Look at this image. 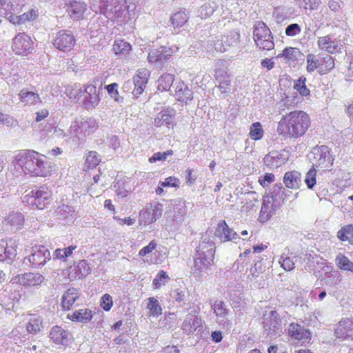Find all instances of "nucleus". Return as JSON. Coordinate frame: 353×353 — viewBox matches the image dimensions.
Here are the masks:
<instances>
[{
	"instance_id": "33",
	"label": "nucleus",
	"mask_w": 353,
	"mask_h": 353,
	"mask_svg": "<svg viewBox=\"0 0 353 353\" xmlns=\"http://www.w3.org/2000/svg\"><path fill=\"white\" fill-rule=\"evenodd\" d=\"M113 50L117 55H125L132 50V46L122 39H117L114 41Z\"/></svg>"
},
{
	"instance_id": "6",
	"label": "nucleus",
	"mask_w": 353,
	"mask_h": 353,
	"mask_svg": "<svg viewBox=\"0 0 353 353\" xmlns=\"http://www.w3.org/2000/svg\"><path fill=\"white\" fill-rule=\"evenodd\" d=\"M48 336L50 341L59 348L68 347L74 341L72 334L59 325L53 326L49 332Z\"/></svg>"
},
{
	"instance_id": "35",
	"label": "nucleus",
	"mask_w": 353,
	"mask_h": 353,
	"mask_svg": "<svg viewBox=\"0 0 353 353\" xmlns=\"http://www.w3.org/2000/svg\"><path fill=\"white\" fill-rule=\"evenodd\" d=\"M280 322L279 314L276 310H272L270 312L269 316L264 319L263 324L264 327L266 330H273L279 327Z\"/></svg>"
},
{
	"instance_id": "23",
	"label": "nucleus",
	"mask_w": 353,
	"mask_h": 353,
	"mask_svg": "<svg viewBox=\"0 0 353 353\" xmlns=\"http://www.w3.org/2000/svg\"><path fill=\"white\" fill-rule=\"evenodd\" d=\"M94 316V312L89 308H81L75 310L72 314H69L68 318L73 322H79L87 323L90 322Z\"/></svg>"
},
{
	"instance_id": "27",
	"label": "nucleus",
	"mask_w": 353,
	"mask_h": 353,
	"mask_svg": "<svg viewBox=\"0 0 353 353\" xmlns=\"http://www.w3.org/2000/svg\"><path fill=\"white\" fill-rule=\"evenodd\" d=\"M264 163L270 168H278L285 163V159L278 152H270L264 158Z\"/></svg>"
},
{
	"instance_id": "20",
	"label": "nucleus",
	"mask_w": 353,
	"mask_h": 353,
	"mask_svg": "<svg viewBox=\"0 0 353 353\" xmlns=\"http://www.w3.org/2000/svg\"><path fill=\"white\" fill-rule=\"evenodd\" d=\"M80 292L78 289L70 288L68 289L61 297V305L63 310H70L74 306V303L80 297Z\"/></svg>"
},
{
	"instance_id": "58",
	"label": "nucleus",
	"mask_w": 353,
	"mask_h": 353,
	"mask_svg": "<svg viewBox=\"0 0 353 353\" xmlns=\"http://www.w3.org/2000/svg\"><path fill=\"white\" fill-rule=\"evenodd\" d=\"M180 181L178 178L175 176H168L164 181L160 182V184L163 187H172L178 188L179 186Z\"/></svg>"
},
{
	"instance_id": "53",
	"label": "nucleus",
	"mask_w": 353,
	"mask_h": 353,
	"mask_svg": "<svg viewBox=\"0 0 353 353\" xmlns=\"http://www.w3.org/2000/svg\"><path fill=\"white\" fill-rule=\"evenodd\" d=\"M100 306L105 312H108L113 306V299L109 294H103L100 299Z\"/></svg>"
},
{
	"instance_id": "30",
	"label": "nucleus",
	"mask_w": 353,
	"mask_h": 353,
	"mask_svg": "<svg viewBox=\"0 0 353 353\" xmlns=\"http://www.w3.org/2000/svg\"><path fill=\"white\" fill-rule=\"evenodd\" d=\"M215 79L219 82V88L222 92H226L230 86V79L227 72L222 69H218L215 71Z\"/></svg>"
},
{
	"instance_id": "51",
	"label": "nucleus",
	"mask_w": 353,
	"mask_h": 353,
	"mask_svg": "<svg viewBox=\"0 0 353 353\" xmlns=\"http://www.w3.org/2000/svg\"><path fill=\"white\" fill-rule=\"evenodd\" d=\"M173 150L170 149L163 152H158L153 154V155L149 158L148 161L150 163H155L157 161H165L168 156L173 155Z\"/></svg>"
},
{
	"instance_id": "54",
	"label": "nucleus",
	"mask_w": 353,
	"mask_h": 353,
	"mask_svg": "<svg viewBox=\"0 0 353 353\" xmlns=\"http://www.w3.org/2000/svg\"><path fill=\"white\" fill-rule=\"evenodd\" d=\"M108 94L114 99V101H120V96L118 91V84L117 83H112L105 86Z\"/></svg>"
},
{
	"instance_id": "9",
	"label": "nucleus",
	"mask_w": 353,
	"mask_h": 353,
	"mask_svg": "<svg viewBox=\"0 0 353 353\" xmlns=\"http://www.w3.org/2000/svg\"><path fill=\"white\" fill-rule=\"evenodd\" d=\"M50 259V253L44 245L32 247L30 254L24 259V263H29L32 268H37L46 263Z\"/></svg>"
},
{
	"instance_id": "37",
	"label": "nucleus",
	"mask_w": 353,
	"mask_h": 353,
	"mask_svg": "<svg viewBox=\"0 0 353 353\" xmlns=\"http://www.w3.org/2000/svg\"><path fill=\"white\" fill-rule=\"evenodd\" d=\"M101 162L99 155L96 151H89L85 157V170H90L95 168Z\"/></svg>"
},
{
	"instance_id": "42",
	"label": "nucleus",
	"mask_w": 353,
	"mask_h": 353,
	"mask_svg": "<svg viewBox=\"0 0 353 353\" xmlns=\"http://www.w3.org/2000/svg\"><path fill=\"white\" fill-rule=\"evenodd\" d=\"M147 308L149 310L150 316H159L162 314V309L159 301L154 297L148 299Z\"/></svg>"
},
{
	"instance_id": "28",
	"label": "nucleus",
	"mask_w": 353,
	"mask_h": 353,
	"mask_svg": "<svg viewBox=\"0 0 353 353\" xmlns=\"http://www.w3.org/2000/svg\"><path fill=\"white\" fill-rule=\"evenodd\" d=\"M84 88L82 89L79 84L69 85L65 88V93L72 101L79 103L83 96Z\"/></svg>"
},
{
	"instance_id": "46",
	"label": "nucleus",
	"mask_w": 353,
	"mask_h": 353,
	"mask_svg": "<svg viewBox=\"0 0 353 353\" xmlns=\"http://www.w3.org/2000/svg\"><path fill=\"white\" fill-rule=\"evenodd\" d=\"M41 327V321L38 318L33 316L30 319L26 325V330L29 333L36 334L40 331Z\"/></svg>"
},
{
	"instance_id": "64",
	"label": "nucleus",
	"mask_w": 353,
	"mask_h": 353,
	"mask_svg": "<svg viewBox=\"0 0 353 353\" xmlns=\"http://www.w3.org/2000/svg\"><path fill=\"white\" fill-rule=\"evenodd\" d=\"M320 0H305V8L310 10H316L320 4Z\"/></svg>"
},
{
	"instance_id": "24",
	"label": "nucleus",
	"mask_w": 353,
	"mask_h": 353,
	"mask_svg": "<svg viewBox=\"0 0 353 353\" xmlns=\"http://www.w3.org/2000/svg\"><path fill=\"white\" fill-rule=\"evenodd\" d=\"M39 17V11L37 9L31 8L21 14H17L12 23L14 26H21L30 23L35 21Z\"/></svg>"
},
{
	"instance_id": "15",
	"label": "nucleus",
	"mask_w": 353,
	"mask_h": 353,
	"mask_svg": "<svg viewBox=\"0 0 353 353\" xmlns=\"http://www.w3.org/2000/svg\"><path fill=\"white\" fill-rule=\"evenodd\" d=\"M314 158L316 159V166L326 170L333 163L330 148L326 145H321L315 150Z\"/></svg>"
},
{
	"instance_id": "45",
	"label": "nucleus",
	"mask_w": 353,
	"mask_h": 353,
	"mask_svg": "<svg viewBox=\"0 0 353 353\" xmlns=\"http://www.w3.org/2000/svg\"><path fill=\"white\" fill-rule=\"evenodd\" d=\"M170 280V277L164 270H160L152 281L154 290L159 289L165 283Z\"/></svg>"
},
{
	"instance_id": "32",
	"label": "nucleus",
	"mask_w": 353,
	"mask_h": 353,
	"mask_svg": "<svg viewBox=\"0 0 353 353\" xmlns=\"http://www.w3.org/2000/svg\"><path fill=\"white\" fill-rule=\"evenodd\" d=\"M334 58L330 55L320 58L319 69L318 72L321 75L327 74L334 68Z\"/></svg>"
},
{
	"instance_id": "38",
	"label": "nucleus",
	"mask_w": 353,
	"mask_h": 353,
	"mask_svg": "<svg viewBox=\"0 0 353 353\" xmlns=\"http://www.w3.org/2000/svg\"><path fill=\"white\" fill-rule=\"evenodd\" d=\"M249 136L253 141H259L263 139L264 130L260 122H254L250 125Z\"/></svg>"
},
{
	"instance_id": "19",
	"label": "nucleus",
	"mask_w": 353,
	"mask_h": 353,
	"mask_svg": "<svg viewBox=\"0 0 353 353\" xmlns=\"http://www.w3.org/2000/svg\"><path fill=\"white\" fill-rule=\"evenodd\" d=\"M178 101L187 103L193 99V92L183 81H177L174 87V94Z\"/></svg>"
},
{
	"instance_id": "31",
	"label": "nucleus",
	"mask_w": 353,
	"mask_h": 353,
	"mask_svg": "<svg viewBox=\"0 0 353 353\" xmlns=\"http://www.w3.org/2000/svg\"><path fill=\"white\" fill-rule=\"evenodd\" d=\"M188 15L185 10H179L170 17V23L174 29L183 27L188 21Z\"/></svg>"
},
{
	"instance_id": "52",
	"label": "nucleus",
	"mask_w": 353,
	"mask_h": 353,
	"mask_svg": "<svg viewBox=\"0 0 353 353\" xmlns=\"http://www.w3.org/2000/svg\"><path fill=\"white\" fill-rule=\"evenodd\" d=\"M316 170L312 168L306 174L305 183L309 189L313 188L316 183Z\"/></svg>"
},
{
	"instance_id": "4",
	"label": "nucleus",
	"mask_w": 353,
	"mask_h": 353,
	"mask_svg": "<svg viewBox=\"0 0 353 353\" xmlns=\"http://www.w3.org/2000/svg\"><path fill=\"white\" fill-rule=\"evenodd\" d=\"M253 39L256 46L262 50H270L274 47L272 32L263 21H256L254 24Z\"/></svg>"
},
{
	"instance_id": "41",
	"label": "nucleus",
	"mask_w": 353,
	"mask_h": 353,
	"mask_svg": "<svg viewBox=\"0 0 353 353\" xmlns=\"http://www.w3.org/2000/svg\"><path fill=\"white\" fill-rule=\"evenodd\" d=\"M77 248V245H70L64 249L57 248L54 252V256L57 259L65 261L66 259L72 254Z\"/></svg>"
},
{
	"instance_id": "55",
	"label": "nucleus",
	"mask_w": 353,
	"mask_h": 353,
	"mask_svg": "<svg viewBox=\"0 0 353 353\" xmlns=\"http://www.w3.org/2000/svg\"><path fill=\"white\" fill-rule=\"evenodd\" d=\"M269 203V201L263 199L259 216L261 221H267L271 216V210L268 205Z\"/></svg>"
},
{
	"instance_id": "61",
	"label": "nucleus",
	"mask_w": 353,
	"mask_h": 353,
	"mask_svg": "<svg viewBox=\"0 0 353 353\" xmlns=\"http://www.w3.org/2000/svg\"><path fill=\"white\" fill-rule=\"evenodd\" d=\"M265 266H263L260 262H256L250 268V272L254 277H257L260 274L265 271Z\"/></svg>"
},
{
	"instance_id": "5",
	"label": "nucleus",
	"mask_w": 353,
	"mask_h": 353,
	"mask_svg": "<svg viewBox=\"0 0 353 353\" xmlns=\"http://www.w3.org/2000/svg\"><path fill=\"white\" fill-rule=\"evenodd\" d=\"M34 42L26 32H19L12 39L11 49L17 55L27 56L33 50Z\"/></svg>"
},
{
	"instance_id": "56",
	"label": "nucleus",
	"mask_w": 353,
	"mask_h": 353,
	"mask_svg": "<svg viewBox=\"0 0 353 353\" xmlns=\"http://www.w3.org/2000/svg\"><path fill=\"white\" fill-rule=\"evenodd\" d=\"M275 180V176L272 173H265L263 176L259 178V183L263 187L265 188Z\"/></svg>"
},
{
	"instance_id": "22",
	"label": "nucleus",
	"mask_w": 353,
	"mask_h": 353,
	"mask_svg": "<svg viewBox=\"0 0 353 353\" xmlns=\"http://www.w3.org/2000/svg\"><path fill=\"white\" fill-rule=\"evenodd\" d=\"M154 125L156 128L166 126L168 129L173 128L175 123L170 111L163 109L159 112L154 119Z\"/></svg>"
},
{
	"instance_id": "39",
	"label": "nucleus",
	"mask_w": 353,
	"mask_h": 353,
	"mask_svg": "<svg viewBox=\"0 0 353 353\" xmlns=\"http://www.w3.org/2000/svg\"><path fill=\"white\" fill-rule=\"evenodd\" d=\"M19 97L21 101H26L30 104H35L41 102L39 95L34 92L22 90L19 92Z\"/></svg>"
},
{
	"instance_id": "1",
	"label": "nucleus",
	"mask_w": 353,
	"mask_h": 353,
	"mask_svg": "<svg viewBox=\"0 0 353 353\" xmlns=\"http://www.w3.org/2000/svg\"><path fill=\"white\" fill-rule=\"evenodd\" d=\"M312 119L306 112L294 110L283 115L278 122L276 132L284 139H297L306 134Z\"/></svg>"
},
{
	"instance_id": "25",
	"label": "nucleus",
	"mask_w": 353,
	"mask_h": 353,
	"mask_svg": "<svg viewBox=\"0 0 353 353\" xmlns=\"http://www.w3.org/2000/svg\"><path fill=\"white\" fill-rule=\"evenodd\" d=\"M283 181L287 188L298 189L301 184V173L296 170L286 172Z\"/></svg>"
},
{
	"instance_id": "17",
	"label": "nucleus",
	"mask_w": 353,
	"mask_h": 353,
	"mask_svg": "<svg viewBox=\"0 0 353 353\" xmlns=\"http://www.w3.org/2000/svg\"><path fill=\"white\" fill-rule=\"evenodd\" d=\"M91 271L88 261L85 259L80 260L77 265L70 266L68 268V277L70 280H77L85 277Z\"/></svg>"
},
{
	"instance_id": "47",
	"label": "nucleus",
	"mask_w": 353,
	"mask_h": 353,
	"mask_svg": "<svg viewBox=\"0 0 353 353\" xmlns=\"http://www.w3.org/2000/svg\"><path fill=\"white\" fill-rule=\"evenodd\" d=\"M161 215V213L158 209L153 210L152 213L146 210L141 214V216H143V219H145V224H150L155 222Z\"/></svg>"
},
{
	"instance_id": "21",
	"label": "nucleus",
	"mask_w": 353,
	"mask_h": 353,
	"mask_svg": "<svg viewBox=\"0 0 353 353\" xmlns=\"http://www.w3.org/2000/svg\"><path fill=\"white\" fill-rule=\"evenodd\" d=\"M288 335L293 339L306 341L311 339L310 332L298 323H292L288 327Z\"/></svg>"
},
{
	"instance_id": "11",
	"label": "nucleus",
	"mask_w": 353,
	"mask_h": 353,
	"mask_svg": "<svg viewBox=\"0 0 353 353\" xmlns=\"http://www.w3.org/2000/svg\"><path fill=\"white\" fill-rule=\"evenodd\" d=\"M84 98L81 100L82 106L86 110L96 108L101 101V97L97 90V86L92 83H86L83 86Z\"/></svg>"
},
{
	"instance_id": "59",
	"label": "nucleus",
	"mask_w": 353,
	"mask_h": 353,
	"mask_svg": "<svg viewBox=\"0 0 353 353\" xmlns=\"http://www.w3.org/2000/svg\"><path fill=\"white\" fill-rule=\"evenodd\" d=\"M301 31V27L297 23H292L289 25L285 28V34L288 37H294L299 34Z\"/></svg>"
},
{
	"instance_id": "62",
	"label": "nucleus",
	"mask_w": 353,
	"mask_h": 353,
	"mask_svg": "<svg viewBox=\"0 0 353 353\" xmlns=\"http://www.w3.org/2000/svg\"><path fill=\"white\" fill-rule=\"evenodd\" d=\"M295 48L289 47L285 48L282 53L279 55V57H283L288 60H294L295 59Z\"/></svg>"
},
{
	"instance_id": "48",
	"label": "nucleus",
	"mask_w": 353,
	"mask_h": 353,
	"mask_svg": "<svg viewBox=\"0 0 353 353\" xmlns=\"http://www.w3.org/2000/svg\"><path fill=\"white\" fill-rule=\"evenodd\" d=\"M5 260L13 259L17 255V245L12 239L7 240V248L5 250Z\"/></svg>"
},
{
	"instance_id": "43",
	"label": "nucleus",
	"mask_w": 353,
	"mask_h": 353,
	"mask_svg": "<svg viewBox=\"0 0 353 353\" xmlns=\"http://www.w3.org/2000/svg\"><path fill=\"white\" fill-rule=\"evenodd\" d=\"M336 265L339 268L345 271H350L353 272V262H352L345 255L337 256L336 259Z\"/></svg>"
},
{
	"instance_id": "26",
	"label": "nucleus",
	"mask_w": 353,
	"mask_h": 353,
	"mask_svg": "<svg viewBox=\"0 0 353 353\" xmlns=\"http://www.w3.org/2000/svg\"><path fill=\"white\" fill-rule=\"evenodd\" d=\"M317 45L321 50L330 54L334 53L338 48L337 44L332 39L330 35L319 37Z\"/></svg>"
},
{
	"instance_id": "63",
	"label": "nucleus",
	"mask_w": 353,
	"mask_h": 353,
	"mask_svg": "<svg viewBox=\"0 0 353 353\" xmlns=\"http://www.w3.org/2000/svg\"><path fill=\"white\" fill-rule=\"evenodd\" d=\"M212 46L216 52H223L225 50L223 37L216 38V39L213 41Z\"/></svg>"
},
{
	"instance_id": "16",
	"label": "nucleus",
	"mask_w": 353,
	"mask_h": 353,
	"mask_svg": "<svg viewBox=\"0 0 353 353\" xmlns=\"http://www.w3.org/2000/svg\"><path fill=\"white\" fill-rule=\"evenodd\" d=\"M172 54L173 50L171 47L160 46L159 48L150 50L147 59L151 63L162 62L170 59Z\"/></svg>"
},
{
	"instance_id": "29",
	"label": "nucleus",
	"mask_w": 353,
	"mask_h": 353,
	"mask_svg": "<svg viewBox=\"0 0 353 353\" xmlns=\"http://www.w3.org/2000/svg\"><path fill=\"white\" fill-rule=\"evenodd\" d=\"M85 11V6L83 3L75 1L70 3L68 9V12L70 17L74 21L81 19L83 17Z\"/></svg>"
},
{
	"instance_id": "12",
	"label": "nucleus",
	"mask_w": 353,
	"mask_h": 353,
	"mask_svg": "<svg viewBox=\"0 0 353 353\" xmlns=\"http://www.w3.org/2000/svg\"><path fill=\"white\" fill-rule=\"evenodd\" d=\"M150 71L146 68H141L136 71L132 77L134 83L133 95L138 98L143 93L150 77Z\"/></svg>"
},
{
	"instance_id": "57",
	"label": "nucleus",
	"mask_w": 353,
	"mask_h": 353,
	"mask_svg": "<svg viewBox=\"0 0 353 353\" xmlns=\"http://www.w3.org/2000/svg\"><path fill=\"white\" fill-rule=\"evenodd\" d=\"M157 242L155 240H152L148 245L141 248L139 252V256L143 257L147 254L151 253L154 250L157 248Z\"/></svg>"
},
{
	"instance_id": "13",
	"label": "nucleus",
	"mask_w": 353,
	"mask_h": 353,
	"mask_svg": "<svg viewBox=\"0 0 353 353\" xmlns=\"http://www.w3.org/2000/svg\"><path fill=\"white\" fill-rule=\"evenodd\" d=\"M334 335L341 341H353V318H345L336 323Z\"/></svg>"
},
{
	"instance_id": "8",
	"label": "nucleus",
	"mask_w": 353,
	"mask_h": 353,
	"mask_svg": "<svg viewBox=\"0 0 353 353\" xmlns=\"http://www.w3.org/2000/svg\"><path fill=\"white\" fill-rule=\"evenodd\" d=\"M45 281L44 276L39 273L24 272L14 276L10 282L12 285L25 288H37Z\"/></svg>"
},
{
	"instance_id": "10",
	"label": "nucleus",
	"mask_w": 353,
	"mask_h": 353,
	"mask_svg": "<svg viewBox=\"0 0 353 353\" xmlns=\"http://www.w3.org/2000/svg\"><path fill=\"white\" fill-rule=\"evenodd\" d=\"M76 43V39L72 32L68 30H59L52 41L55 48L63 52L71 51Z\"/></svg>"
},
{
	"instance_id": "14",
	"label": "nucleus",
	"mask_w": 353,
	"mask_h": 353,
	"mask_svg": "<svg viewBox=\"0 0 353 353\" xmlns=\"http://www.w3.org/2000/svg\"><path fill=\"white\" fill-rule=\"evenodd\" d=\"M214 236L221 242L231 241L239 239L238 234L230 228L225 220L220 221L214 231Z\"/></svg>"
},
{
	"instance_id": "50",
	"label": "nucleus",
	"mask_w": 353,
	"mask_h": 353,
	"mask_svg": "<svg viewBox=\"0 0 353 353\" xmlns=\"http://www.w3.org/2000/svg\"><path fill=\"white\" fill-rule=\"evenodd\" d=\"M213 310L216 316L224 317L228 314V310L223 301H216L213 305Z\"/></svg>"
},
{
	"instance_id": "2",
	"label": "nucleus",
	"mask_w": 353,
	"mask_h": 353,
	"mask_svg": "<svg viewBox=\"0 0 353 353\" xmlns=\"http://www.w3.org/2000/svg\"><path fill=\"white\" fill-rule=\"evenodd\" d=\"M45 158L44 155L33 150H22L16 155L15 159L26 174L46 178L51 176L52 168Z\"/></svg>"
},
{
	"instance_id": "49",
	"label": "nucleus",
	"mask_w": 353,
	"mask_h": 353,
	"mask_svg": "<svg viewBox=\"0 0 353 353\" xmlns=\"http://www.w3.org/2000/svg\"><path fill=\"white\" fill-rule=\"evenodd\" d=\"M279 263L281 267L285 271H291L294 268V263L293 260L287 254H282Z\"/></svg>"
},
{
	"instance_id": "18",
	"label": "nucleus",
	"mask_w": 353,
	"mask_h": 353,
	"mask_svg": "<svg viewBox=\"0 0 353 353\" xmlns=\"http://www.w3.org/2000/svg\"><path fill=\"white\" fill-rule=\"evenodd\" d=\"M18 7L19 4H14L11 0H0V12L12 24L17 14L19 13Z\"/></svg>"
},
{
	"instance_id": "40",
	"label": "nucleus",
	"mask_w": 353,
	"mask_h": 353,
	"mask_svg": "<svg viewBox=\"0 0 353 353\" xmlns=\"http://www.w3.org/2000/svg\"><path fill=\"white\" fill-rule=\"evenodd\" d=\"M337 237L341 241H349L353 238V225L343 226L337 232Z\"/></svg>"
},
{
	"instance_id": "36",
	"label": "nucleus",
	"mask_w": 353,
	"mask_h": 353,
	"mask_svg": "<svg viewBox=\"0 0 353 353\" xmlns=\"http://www.w3.org/2000/svg\"><path fill=\"white\" fill-rule=\"evenodd\" d=\"M306 77L301 76L298 79L294 80L293 88L301 96L308 97L310 94V90L306 85Z\"/></svg>"
},
{
	"instance_id": "60",
	"label": "nucleus",
	"mask_w": 353,
	"mask_h": 353,
	"mask_svg": "<svg viewBox=\"0 0 353 353\" xmlns=\"http://www.w3.org/2000/svg\"><path fill=\"white\" fill-rule=\"evenodd\" d=\"M212 13L211 8L208 5H203L198 10V16L201 19H205Z\"/></svg>"
},
{
	"instance_id": "7",
	"label": "nucleus",
	"mask_w": 353,
	"mask_h": 353,
	"mask_svg": "<svg viewBox=\"0 0 353 353\" xmlns=\"http://www.w3.org/2000/svg\"><path fill=\"white\" fill-rule=\"evenodd\" d=\"M52 196L51 189L46 185L32 189L28 195L32 199V205L39 210H43L50 204Z\"/></svg>"
},
{
	"instance_id": "44",
	"label": "nucleus",
	"mask_w": 353,
	"mask_h": 353,
	"mask_svg": "<svg viewBox=\"0 0 353 353\" xmlns=\"http://www.w3.org/2000/svg\"><path fill=\"white\" fill-rule=\"evenodd\" d=\"M306 70L311 73L319 69L320 59H317L314 54H308L306 57Z\"/></svg>"
},
{
	"instance_id": "3",
	"label": "nucleus",
	"mask_w": 353,
	"mask_h": 353,
	"mask_svg": "<svg viewBox=\"0 0 353 353\" xmlns=\"http://www.w3.org/2000/svg\"><path fill=\"white\" fill-rule=\"evenodd\" d=\"M216 247L213 242L203 241L196 249L194 268L199 272L209 269L214 263Z\"/></svg>"
},
{
	"instance_id": "34",
	"label": "nucleus",
	"mask_w": 353,
	"mask_h": 353,
	"mask_svg": "<svg viewBox=\"0 0 353 353\" xmlns=\"http://www.w3.org/2000/svg\"><path fill=\"white\" fill-rule=\"evenodd\" d=\"M174 76L169 73L163 74L158 79V90L165 92L170 90L173 82Z\"/></svg>"
}]
</instances>
